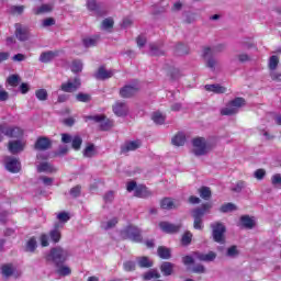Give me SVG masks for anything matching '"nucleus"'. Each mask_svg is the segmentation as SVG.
Segmentation results:
<instances>
[{
	"mask_svg": "<svg viewBox=\"0 0 281 281\" xmlns=\"http://www.w3.org/2000/svg\"><path fill=\"white\" fill-rule=\"evenodd\" d=\"M57 56H58V53L56 52H53V50L44 52L40 56V63H44V64L52 63V60Z\"/></svg>",
	"mask_w": 281,
	"mask_h": 281,
	"instance_id": "nucleus-24",
	"label": "nucleus"
},
{
	"mask_svg": "<svg viewBox=\"0 0 281 281\" xmlns=\"http://www.w3.org/2000/svg\"><path fill=\"white\" fill-rule=\"evenodd\" d=\"M86 122H89L91 120L92 122H95L97 124H100L101 131H109L113 128V121L110 119H106L105 115H88L85 116Z\"/></svg>",
	"mask_w": 281,
	"mask_h": 281,
	"instance_id": "nucleus-6",
	"label": "nucleus"
},
{
	"mask_svg": "<svg viewBox=\"0 0 281 281\" xmlns=\"http://www.w3.org/2000/svg\"><path fill=\"white\" fill-rule=\"evenodd\" d=\"M113 25H114L113 19L108 18L102 21L101 27L102 30L109 31V30H113Z\"/></svg>",
	"mask_w": 281,
	"mask_h": 281,
	"instance_id": "nucleus-47",
	"label": "nucleus"
},
{
	"mask_svg": "<svg viewBox=\"0 0 281 281\" xmlns=\"http://www.w3.org/2000/svg\"><path fill=\"white\" fill-rule=\"evenodd\" d=\"M159 227L166 234H177V232H179V229H181V225H175V224H170L168 222H160Z\"/></svg>",
	"mask_w": 281,
	"mask_h": 281,
	"instance_id": "nucleus-17",
	"label": "nucleus"
},
{
	"mask_svg": "<svg viewBox=\"0 0 281 281\" xmlns=\"http://www.w3.org/2000/svg\"><path fill=\"white\" fill-rule=\"evenodd\" d=\"M271 183L276 188H280L281 186V173H276L271 177Z\"/></svg>",
	"mask_w": 281,
	"mask_h": 281,
	"instance_id": "nucleus-55",
	"label": "nucleus"
},
{
	"mask_svg": "<svg viewBox=\"0 0 281 281\" xmlns=\"http://www.w3.org/2000/svg\"><path fill=\"white\" fill-rule=\"evenodd\" d=\"M193 144V154L195 157H203L212 150V143L203 137H196L192 140Z\"/></svg>",
	"mask_w": 281,
	"mask_h": 281,
	"instance_id": "nucleus-2",
	"label": "nucleus"
},
{
	"mask_svg": "<svg viewBox=\"0 0 281 281\" xmlns=\"http://www.w3.org/2000/svg\"><path fill=\"white\" fill-rule=\"evenodd\" d=\"M139 92V83L126 85L120 90L121 98H133Z\"/></svg>",
	"mask_w": 281,
	"mask_h": 281,
	"instance_id": "nucleus-9",
	"label": "nucleus"
},
{
	"mask_svg": "<svg viewBox=\"0 0 281 281\" xmlns=\"http://www.w3.org/2000/svg\"><path fill=\"white\" fill-rule=\"evenodd\" d=\"M8 85H10V87H19V83L21 82V77H19V75H11L8 79H7Z\"/></svg>",
	"mask_w": 281,
	"mask_h": 281,
	"instance_id": "nucleus-42",
	"label": "nucleus"
},
{
	"mask_svg": "<svg viewBox=\"0 0 281 281\" xmlns=\"http://www.w3.org/2000/svg\"><path fill=\"white\" fill-rule=\"evenodd\" d=\"M16 268L12 263H5L1 267V273L4 278H10V276L14 274Z\"/></svg>",
	"mask_w": 281,
	"mask_h": 281,
	"instance_id": "nucleus-27",
	"label": "nucleus"
},
{
	"mask_svg": "<svg viewBox=\"0 0 281 281\" xmlns=\"http://www.w3.org/2000/svg\"><path fill=\"white\" fill-rule=\"evenodd\" d=\"M49 238L53 243H60V224H55V227L49 232Z\"/></svg>",
	"mask_w": 281,
	"mask_h": 281,
	"instance_id": "nucleus-23",
	"label": "nucleus"
},
{
	"mask_svg": "<svg viewBox=\"0 0 281 281\" xmlns=\"http://www.w3.org/2000/svg\"><path fill=\"white\" fill-rule=\"evenodd\" d=\"M112 109L117 117H126L128 115V104L126 102L116 101Z\"/></svg>",
	"mask_w": 281,
	"mask_h": 281,
	"instance_id": "nucleus-12",
	"label": "nucleus"
},
{
	"mask_svg": "<svg viewBox=\"0 0 281 281\" xmlns=\"http://www.w3.org/2000/svg\"><path fill=\"white\" fill-rule=\"evenodd\" d=\"M105 203H112L113 199H115V193L113 191H109L103 196Z\"/></svg>",
	"mask_w": 281,
	"mask_h": 281,
	"instance_id": "nucleus-62",
	"label": "nucleus"
},
{
	"mask_svg": "<svg viewBox=\"0 0 281 281\" xmlns=\"http://www.w3.org/2000/svg\"><path fill=\"white\" fill-rule=\"evenodd\" d=\"M76 100L78 102H90L91 101V95L81 92V93H78L76 95Z\"/></svg>",
	"mask_w": 281,
	"mask_h": 281,
	"instance_id": "nucleus-53",
	"label": "nucleus"
},
{
	"mask_svg": "<svg viewBox=\"0 0 281 281\" xmlns=\"http://www.w3.org/2000/svg\"><path fill=\"white\" fill-rule=\"evenodd\" d=\"M211 229L214 241L223 245L225 243V225L221 222H214L211 224Z\"/></svg>",
	"mask_w": 281,
	"mask_h": 281,
	"instance_id": "nucleus-5",
	"label": "nucleus"
},
{
	"mask_svg": "<svg viewBox=\"0 0 281 281\" xmlns=\"http://www.w3.org/2000/svg\"><path fill=\"white\" fill-rule=\"evenodd\" d=\"M166 50H164V44L161 43H151L149 44V55L150 56H164Z\"/></svg>",
	"mask_w": 281,
	"mask_h": 281,
	"instance_id": "nucleus-19",
	"label": "nucleus"
},
{
	"mask_svg": "<svg viewBox=\"0 0 281 281\" xmlns=\"http://www.w3.org/2000/svg\"><path fill=\"white\" fill-rule=\"evenodd\" d=\"M136 43H137L138 47H144V45H146V36L139 35L136 38Z\"/></svg>",
	"mask_w": 281,
	"mask_h": 281,
	"instance_id": "nucleus-64",
	"label": "nucleus"
},
{
	"mask_svg": "<svg viewBox=\"0 0 281 281\" xmlns=\"http://www.w3.org/2000/svg\"><path fill=\"white\" fill-rule=\"evenodd\" d=\"M34 14H45L52 12V4H42L38 8L33 9Z\"/></svg>",
	"mask_w": 281,
	"mask_h": 281,
	"instance_id": "nucleus-39",
	"label": "nucleus"
},
{
	"mask_svg": "<svg viewBox=\"0 0 281 281\" xmlns=\"http://www.w3.org/2000/svg\"><path fill=\"white\" fill-rule=\"evenodd\" d=\"M280 63V58H278V56L273 55L270 57L269 59V69H271V71H276V69H278V65Z\"/></svg>",
	"mask_w": 281,
	"mask_h": 281,
	"instance_id": "nucleus-43",
	"label": "nucleus"
},
{
	"mask_svg": "<svg viewBox=\"0 0 281 281\" xmlns=\"http://www.w3.org/2000/svg\"><path fill=\"white\" fill-rule=\"evenodd\" d=\"M194 260H200L201 262H214L216 260V252L209 251L207 254L203 252H193Z\"/></svg>",
	"mask_w": 281,
	"mask_h": 281,
	"instance_id": "nucleus-15",
	"label": "nucleus"
},
{
	"mask_svg": "<svg viewBox=\"0 0 281 281\" xmlns=\"http://www.w3.org/2000/svg\"><path fill=\"white\" fill-rule=\"evenodd\" d=\"M56 273L58 276H61L63 278L67 277V276H71V268H69L68 266H63V265H58L56 266Z\"/></svg>",
	"mask_w": 281,
	"mask_h": 281,
	"instance_id": "nucleus-30",
	"label": "nucleus"
},
{
	"mask_svg": "<svg viewBox=\"0 0 281 281\" xmlns=\"http://www.w3.org/2000/svg\"><path fill=\"white\" fill-rule=\"evenodd\" d=\"M176 54H178V56H183V55L188 54V46H186V44H183V43L177 44Z\"/></svg>",
	"mask_w": 281,
	"mask_h": 281,
	"instance_id": "nucleus-46",
	"label": "nucleus"
},
{
	"mask_svg": "<svg viewBox=\"0 0 281 281\" xmlns=\"http://www.w3.org/2000/svg\"><path fill=\"white\" fill-rule=\"evenodd\" d=\"M35 95H36L37 100L45 102V100H47V90L40 89L35 92Z\"/></svg>",
	"mask_w": 281,
	"mask_h": 281,
	"instance_id": "nucleus-51",
	"label": "nucleus"
},
{
	"mask_svg": "<svg viewBox=\"0 0 281 281\" xmlns=\"http://www.w3.org/2000/svg\"><path fill=\"white\" fill-rule=\"evenodd\" d=\"M246 183L245 181H238L235 187L232 188L233 192H243V189L245 188Z\"/></svg>",
	"mask_w": 281,
	"mask_h": 281,
	"instance_id": "nucleus-60",
	"label": "nucleus"
},
{
	"mask_svg": "<svg viewBox=\"0 0 281 281\" xmlns=\"http://www.w3.org/2000/svg\"><path fill=\"white\" fill-rule=\"evenodd\" d=\"M236 210V205L233 203H226L221 206L220 212H223V214H227V212H234Z\"/></svg>",
	"mask_w": 281,
	"mask_h": 281,
	"instance_id": "nucleus-49",
	"label": "nucleus"
},
{
	"mask_svg": "<svg viewBox=\"0 0 281 281\" xmlns=\"http://www.w3.org/2000/svg\"><path fill=\"white\" fill-rule=\"evenodd\" d=\"M45 258L47 262H54L55 267H58V265L67 262V258H69V250L57 246L52 248Z\"/></svg>",
	"mask_w": 281,
	"mask_h": 281,
	"instance_id": "nucleus-1",
	"label": "nucleus"
},
{
	"mask_svg": "<svg viewBox=\"0 0 281 281\" xmlns=\"http://www.w3.org/2000/svg\"><path fill=\"white\" fill-rule=\"evenodd\" d=\"M199 194L204 201H210V199H212V191L210 190V187L200 188Z\"/></svg>",
	"mask_w": 281,
	"mask_h": 281,
	"instance_id": "nucleus-34",
	"label": "nucleus"
},
{
	"mask_svg": "<svg viewBox=\"0 0 281 281\" xmlns=\"http://www.w3.org/2000/svg\"><path fill=\"white\" fill-rule=\"evenodd\" d=\"M15 36L22 42L30 41V30L27 29V26H22L21 23H16Z\"/></svg>",
	"mask_w": 281,
	"mask_h": 281,
	"instance_id": "nucleus-14",
	"label": "nucleus"
},
{
	"mask_svg": "<svg viewBox=\"0 0 281 281\" xmlns=\"http://www.w3.org/2000/svg\"><path fill=\"white\" fill-rule=\"evenodd\" d=\"M37 172H46L47 175H52V172H56V168L52 166V164L45 161L37 166Z\"/></svg>",
	"mask_w": 281,
	"mask_h": 281,
	"instance_id": "nucleus-25",
	"label": "nucleus"
},
{
	"mask_svg": "<svg viewBox=\"0 0 281 281\" xmlns=\"http://www.w3.org/2000/svg\"><path fill=\"white\" fill-rule=\"evenodd\" d=\"M135 196H138L139 199H148L149 196H153V192L146 188V186H138L135 189Z\"/></svg>",
	"mask_w": 281,
	"mask_h": 281,
	"instance_id": "nucleus-21",
	"label": "nucleus"
},
{
	"mask_svg": "<svg viewBox=\"0 0 281 281\" xmlns=\"http://www.w3.org/2000/svg\"><path fill=\"white\" fill-rule=\"evenodd\" d=\"M182 245H190L192 243V233L186 232L181 239Z\"/></svg>",
	"mask_w": 281,
	"mask_h": 281,
	"instance_id": "nucleus-56",
	"label": "nucleus"
},
{
	"mask_svg": "<svg viewBox=\"0 0 281 281\" xmlns=\"http://www.w3.org/2000/svg\"><path fill=\"white\" fill-rule=\"evenodd\" d=\"M116 225H117V217H113L108 222L101 223L102 229H105V231L113 229V227H115Z\"/></svg>",
	"mask_w": 281,
	"mask_h": 281,
	"instance_id": "nucleus-38",
	"label": "nucleus"
},
{
	"mask_svg": "<svg viewBox=\"0 0 281 281\" xmlns=\"http://www.w3.org/2000/svg\"><path fill=\"white\" fill-rule=\"evenodd\" d=\"M140 146H142L140 140H130V142H126L121 147V153H123V154L131 153L133 150H137V148H140Z\"/></svg>",
	"mask_w": 281,
	"mask_h": 281,
	"instance_id": "nucleus-16",
	"label": "nucleus"
},
{
	"mask_svg": "<svg viewBox=\"0 0 281 281\" xmlns=\"http://www.w3.org/2000/svg\"><path fill=\"white\" fill-rule=\"evenodd\" d=\"M193 273H205V266L203 265H196L192 269Z\"/></svg>",
	"mask_w": 281,
	"mask_h": 281,
	"instance_id": "nucleus-63",
	"label": "nucleus"
},
{
	"mask_svg": "<svg viewBox=\"0 0 281 281\" xmlns=\"http://www.w3.org/2000/svg\"><path fill=\"white\" fill-rule=\"evenodd\" d=\"M71 71L74 74H80V71H82V61L81 60H74L71 64Z\"/></svg>",
	"mask_w": 281,
	"mask_h": 281,
	"instance_id": "nucleus-44",
	"label": "nucleus"
},
{
	"mask_svg": "<svg viewBox=\"0 0 281 281\" xmlns=\"http://www.w3.org/2000/svg\"><path fill=\"white\" fill-rule=\"evenodd\" d=\"M40 243L42 247H49V236H47V234H42L40 236Z\"/></svg>",
	"mask_w": 281,
	"mask_h": 281,
	"instance_id": "nucleus-57",
	"label": "nucleus"
},
{
	"mask_svg": "<svg viewBox=\"0 0 281 281\" xmlns=\"http://www.w3.org/2000/svg\"><path fill=\"white\" fill-rule=\"evenodd\" d=\"M136 262L142 269H150L153 267V261L148 257H137Z\"/></svg>",
	"mask_w": 281,
	"mask_h": 281,
	"instance_id": "nucleus-29",
	"label": "nucleus"
},
{
	"mask_svg": "<svg viewBox=\"0 0 281 281\" xmlns=\"http://www.w3.org/2000/svg\"><path fill=\"white\" fill-rule=\"evenodd\" d=\"M158 278H161V276L159 274V272H157V270H151L144 274V280H153Z\"/></svg>",
	"mask_w": 281,
	"mask_h": 281,
	"instance_id": "nucleus-48",
	"label": "nucleus"
},
{
	"mask_svg": "<svg viewBox=\"0 0 281 281\" xmlns=\"http://www.w3.org/2000/svg\"><path fill=\"white\" fill-rule=\"evenodd\" d=\"M240 221L246 229H254V226L256 225V222H254V218L249 217V215L241 216Z\"/></svg>",
	"mask_w": 281,
	"mask_h": 281,
	"instance_id": "nucleus-33",
	"label": "nucleus"
},
{
	"mask_svg": "<svg viewBox=\"0 0 281 281\" xmlns=\"http://www.w3.org/2000/svg\"><path fill=\"white\" fill-rule=\"evenodd\" d=\"M202 58L204 59V65L211 71H216V67H218V60L212 55V50L210 47H204L202 50Z\"/></svg>",
	"mask_w": 281,
	"mask_h": 281,
	"instance_id": "nucleus-7",
	"label": "nucleus"
},
{
	"mask_svg": "<svg viewBox=\"0 0 281 281\" xmlns=\"http://www.w3.org/2000/svg\"><path fill=\"white\" fill-rule=\"evenodd\" d=\"M94 76L97 80H108V78H113V70H106L104 67H100Z\"/></svg>",
	"mask_w": 281,
	"mask_h": 281,
	"instance_id": "nucleus-22",
	"label": "nucleus"
},
{
	"mask_svg": "<svg viewBox=\"0 0 281 281\" xmlns=\"http://www.w3.org/2000/svg\"><path fill=\"white\" fill-rule=\"evenodd\" d=\"M36 247H38V244L36 241V237H31L26 241L25 251L29 252V254H34V251H36Z\"/></svg>",
	"mask_w": 281,
	"mask_h": 281,
	"instance_id": "nucleus-28",
	"label": "nucleus"
},
{
	"mask_svg": "<svg viewBox=\"0 0 281 281\" xmlns=\"http://www.w3.org/2000/svg\"><path fill=\"white\" fill-rule=\"evenodd\" d=\"M0 132L3 133L7 137H23V130H21V127L0 125Z\"/></svg>",
	"mask_w": 281,
	"mask_h": 281,
	"instance_id": "nucleus-10",
	"label": "nucleus"
},
{
	"mask_svg": "<svg viewBox=\"0 0 281 281\" xmlns=\"http://www.w3.org/2000/svg\"><path fill=\"white\" fill-rule=\"evenodd\" d=\"M246 102L245 99L238 97L235 98L233 101H231L226 108L221 110L222 115H236L238 113V110L243 106H245Z\"/></svg>",
	"mask_w": 281,
	"mask_h": 281,
	"instance_id": "nucleus-4",
	"label": "nucleus"
},
{
	"mask_svg": "<svg viewBox=\"0 0 281 281\" xmlns=\"http://www.w3.org/2000/svg\"><path fill=\"white\" fill-rule=\"evenodd\" d=\"M173 268L175 266L168 261L162 262V265L160 266V270L164 276H172Z\"/></svg>",
	"mask_w": 281,
	"mask_h": 281,
	"instance_id": "nucleus-32",
	"label": "nucleus"
},
{
	"mask_svg": "<svg viewBox=\"0 0 281 281\" xmlns=\"http://www.w3.org/2000/svg\"><path fill=\"white\" fill-rule=\"evenodd\" d=\"M58 221H60V223H67V221H69V213L67 212H61L57 215Z\"/></svg>",
	"mask_w": 281,
	"mask_h": 281,
	"instance_id": "nucleus-61",
	"label": "nucleus"
},
{
	"mask_svg": "<svg viewBox=\"0 0 281 281\" xmlns=\"http://www.w3.org/2000/svg\"><path fill=\"white\" fill-rule=\"evenodd\" d=\"M82 146V138L80 136H74L71 140V147L74 150H80V147Z\"/></svg>",
	"mask_w": 281,
	"mask_h": 281,
	"instance_id": "nucleus-45",
	"label": "nucleus"
},
{
	"mask_svg": "<svg viewBox=\"0 0 281 281\" xmlns=\"http://www.w3.org/2000/svg\"><path fill=\"white\" fill-rule=\"evenodd\" d=\"M151 120L155 124H164L166 122V116L164 114H161L160 112H155L151 115Z\"/></svg>",
	"mask_w": 281,
	"mask_h": 281,
	"instance_id": "nucleus-40",
	"label": "nucleus"
},
{
	"mask_svg": "<svg viewBox=\"0 0 281 281\" xmlns=\"http://www.w3.org/2000/svg\"><path fill=\"white\" fill-rule=\"evenodd\" d=\"M80 79L75 78L74 80H68L65 83H61V91H65V93H74V91H78L80 89Z\"/></svg>",
	"mask_w": 281,
	"mask_h": 281,
	"instance_id": "nucleus-11",
	"label": "nucleus"
},
{
	"mask_svg": "<svg viewBox=\"0 0 281 281\" xmlns=\"http://www.w3.org/2000/svg\"><path fill=\"white\" fill-rule=\"evenodd\" d=\"M8 148L11 155H16L19 153H23V148H25V145L21 140H11L9 142Z\"/></svg>",
	"mask_w": 281,
	"mask_h": 281,
	"instance_id": "nucleus-18",
	"label": "nucleus"
},
{
	"mask_svg": "<svg viewBox=\"0 0 281 281\" xmlns=\"http://www.w3.org/2000/svg\"><path fill=\"white\" fill-rule=\"evenodd\" d=\"M83 155L86 157H93V155H95V148L93 147V145H89L86 147Z\"/></svg>",
	"mask_w": 281,
	"mask_h": 281,
	"instance_id": "nucleus-58",
	"label": "nucleus"
},
{
	"mask_svg": "<svg viewBox=\"0 0 281 281\" xmlns=\"http://www.w3.org/2000/svg\"><path fill=\"white\" fill-rule=\"evenodd\" d=\"M158 256L159 258H161L162 260H169L170 258V248L160 246L158 247Z\"/></svg>",
	"mask_w": 281,
	"mask_h": 281,
	"instance_id": "nucleus-36",
	"label": "nucleus"
},
{
	"mask_svg": "<svg viewBox=\"0 0 281 281\" xmlns=\"http://www.w3.org/2000/svg\"><path fill=\"white\" fill-rule=\"evenodd\" d=\"M52 148V140L47 137H40L35 143L36 150H49Z\"/></svg>",
	"mask_w": 281,
	"mask_h": 281,
	"instance_id": "nucleus-20",
	"label": "nucleus"
},
{
	"mask_svg": "<svg viewBox=\"0 0 281 281\" xmlns=\"http://www.w3.org/2000/svg\"><path fill=\"white\" fill-rule=\"evenodd\" d=\"M210 210H212V203H204L201 207L194 209L192 211V216L194 218V229H203V216H205Z\"/></svg>",
	"mask_w": 281,
	"mask_h": 281,
	"instance_id": "nucleus-3",
	"label": "nucleus"
},
{
	"mask_svg": "<svg viewBox=\"0 0 281 281\" xmlns=\"http://www.w3.org/2000/svg\"><path fill=\"white\" fill-rule=\"evenodd\" d=\"M123 268L124 271H135V261H125Z\"/></svg>",
	"mask_w": 281,
	"mask_h": 281,
	"instance_id": "nucleus-59",
	"label": "nucleus"
},
{
	"mask_svg": "<svg viewBox=\"0 0 281 281\" xmlns=\"http://www.w3.org/2000/svg\"><path fill=\"white\" fill-rule=\"evenodd\" d=\"M87 8L90 12H94L95 14H100V5L95 0H88Z\"/></svg>",
	"mask_w": 281,
	"mask_h": 281,
	"instance_id": "nucleus-37",
	"label": "nucleus"
},
{
	"mask_svg": "<svg viewBox=\"0 0 281 281\" xmlns=\"http://www.w3.org/2000/svg\"><path fill=\"white\" fill-rule=\"evenodd\" d=\"M205 89L206 91H212L213 93H225V91H227V88L222 87L221 85H206Z\"/></svg>",
	"mask_w": 281,
	"mask_h": 281,
	"instance_id": "nucleus-31",
	"label": "nucleus"
},
{
	"mask_svg": "<svg viewBox=\"0 0 281 281\" xmlns=\"http://www.w3.org/2000/svg\"><path fill=\"white\" fill-rule=\"evenodd\" d=\"M266 176H267V171L265 169H257L254 172V177L255 179H258V181H262V179H265Z\"/></svg>",
	"mask_w": 281,
	"mask_h": 281,
	"instance_id": "nucleus-54",
	"label": "nucleus"
},
{
	"mask_svg": "<svg viewBox=\"0 0 281 281\" xmlns=\"http://www.w3.org/2000/svg\"><path fill=\"white\" fill-rule=\"evenodd\" d=\"M123 238H128L133 243H142V232L136 226H127L122 232Z\"/></svg>",
	"mask_w": 281,
	"mask_h": 281,
	"instance_id": "nucleus-8",
	"label": "nucleus"
},
{
	"mask_svg": "<svg viewBox=\"0 0 281 281\" xmlns=\"http://www.w3.org/2000/svg\"><path fill=\"white\" fill-rule=\"evenodd\" d=\"M211 55L221 54V52H225V44H217L213 47H210Z\"/></svg>",
	"mask_w": 281,
	"mask_h": 281,
	"instance_id": "nucleus-50",
	"label": "nucleus"
},
{
	"mask_svg": "<svg viewBox=\"0 0 281 281\" xmlns=\"http://www.w3.org/2000/svg\"><path fill=\"white\" fill-rule=\"evenodd\" d=\"M160 207H162V210H175L179 207V204L175 203V200L170 198H165L160 202Z\"/></svg>",
	"mask_w": 281,
	"mask_h": 281,
	"instance_id": "nucleus-26",
	"label": "nucleus"
},
{
	"mask_svg": "<svg viewBox=\"0 0 281 281\" xmlns=\"http://www.w3.org/2000/svg\"><path fill=\"white\" fill-rule=\"evenodd\" d=\"M5 168L9 172H21V161L14 157L5 158Z\"/></svg>",
	"mask_w": 281,
	"mask_h": 281,
	"instance_id": "nucleus-13",
	"label": "nucleus"
},
{
	"mask_svg": "<svg viewBox=\"0 0 281 281\" xmlns=\"http://www.w3.org/2000/svg\"><path fill=\"white\" fill-rule=\"evenodd\" d=\"M238 254H239V251L236 246H231L226 251V256H228V258H236V256H238Z\"/></svg>",
	"mask_w": 281,
	"mask_h": 281,
	"instance_id": "nucleus-52",
	"label": "nucleus"
},
{
	"mask_svg": "<svg viewBox=\"0 0 281 281\" xmlns=\"http://www.w3.org/2000/svg\"><path fill=\"white\" fill-rule=\"evenodd\" d=\"M82 44L85 47H95L98 45L97 37H86L82 40Z\"/></svg>",
	"mask_w": 281,
	"mask_h": 281,
	"instance_id": "nucleus-41",
	"label": "nucleus"
},
{
	"mask_svg": "<svg viewBox=\"0 0 281 281\" xmlns=\"http://www.w3.org/2000/svg\"><path fill=\"white\" fill-rule=\"evenodd\" d=\"M173 146H183L186 144V135L183 133H178L172 139Z\"/></svg>",
	"mask_w": 281,
	"mask_h": 281,
	"instance_id": "nucleus-35",
	"label": "nucleus"
}]
</instances>
